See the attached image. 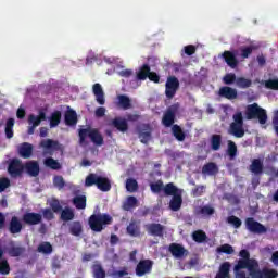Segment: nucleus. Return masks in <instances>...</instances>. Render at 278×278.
Returning a JSON list of instances; mask_svg holds the SVG:
<instances>
[{"instance_id":"obj_1","label":"nucleus","mask_w":278,"mask_h":278,"mask_svg":"<svg viewBox=\"0 0 278 278\" xmlns=\"http://www.w3.org/2000/svg\"><path fill=\"white\" fill-rule=\"evenodd\" d=\"M247 270L249 271L250 277L252 278H277V269L264 267L260 269V263L257 261H247L239 258L235 265L233 270Z\"/></svg>"},{"instance_id":"obj_2","label":"nucleus","mask_w":278,"mask_h":278,"mask_svg":"<svg viewBox=\"0 0 278 278\" xmlns=\"http://www.w3.org/2000/svg\"><path fill=\"white\" fill-rule=\"evenodd\" d=\"M78 138L80 147L88 144L87 138H89L96 147H103L104 144L103 135H101V131L97 128L87 127L78 129Z\"/></svg>"},{"instance_id":"obj_3","label":"nucleus","mask_w":278,"mask_h":278,"mask_svg":"<svg viewBox=\"0 0 278 278\" xmlns=\"http://www.w3.org/2000/svg\"><path fill=\"white\" fill-rule=\"evenodd\" d=\"M113 218L109 214H92L88 219L91 231L101 233L108 225H112Z\"/></svg>"},{"instance_id":"obj_4","label":"nucleus","mask_w":278,"mask_h":278,"mask_svg":"<svg viewBox=\"0 0 278 278\" xmlns=\"http://www.w3.org/2000/svg\"><path fill=\"white\" fill-rule=\"evenodd\" d=\"M85 186H87V188L96 186L101 192H110L112 190V181H110V178L92 173L86 177Z\"/></svg>"},{"instance_id":"obj_5","label":"nucleus","mask_w":278,"mask_h":278,"mask_svg":"<svg viewBox=\"0 0 278 278\" xmlns=\"http://www.w3.org/2000/svg\"><path fill=\"white\" fill-rule=\"evenodd\" d=\"M245 118L247 121H258L260 125H266L268 122V114L266 113V109H263L257 103L249 104L245 108Z\"/></svg>"},{"instance_id":"obj_6","label":"nucleus","mask_w":278,"mask_h":278,"mask_svg":"<svg viewBox=\"0 0 278 278\" xmlns=\"http://www.w3.org/2000/svg\"><path fill=\"white\" fill-rule=\"evenodd\" d=\"M232 121L229 126V134L235 138H244V117L242 116V112L235 113Z\"/></svg>"},{"instance_id":"obj_7","label":"nucleus","mask_w":278,"mask_h":278,"mask_svg":"<svg viewBox=\"0 0 278 278\" xmlns=\"http://www.w3.org/2000/svg\"><path fill=\"white\" fill-rule=\"evenodd\" d=\"M25 172V164L20 159H12L8 165V173L12 179H18V177H23V173Z\"/></svg>"},{"instance_id":"obj_8","label":"nucleus","mask_w":278,"mask_h":278,"mask_svg":"<svg viewBox=\"0 0 278 278\" xmlns=\"http://www.w3.org/2000/svg\"><path fill=\"white\" fill-rule=\"evenodd\" d=\"M245 229L250 231V233H256L257 236L268 233V228L253 217L245 218Z\"/></svg>"},{"instance_id":"obj_9","label":"nucleus","mask_w":278,"mask_h":278,"mask_svg":"<svg viewBox=\"0 0 278 278\" xmlns=\"http://www.w3.org/2000/svg\"><path fill=\"white\" fill-rule=\"evenodd\" d=\"M153 270V261L146 258L138 262L135 273L137 277H144V275H151Z\"/></svg>"},{"instance_id":"obj_10","label":"nucleus","mask_w":278,"mask_h":278,"mask_svg":"<svg viewBox=\"0 0 278 278\" xmlns=\"http://www.w3.org/2000/svg\"><path fill=\"white\" fill-rule=\"evenodd\" d=\"M177 90H179V79L175 76H169L165 84V96L167 99H173L175 94H177Z\"/></svg>"},{"instance_id":"obj_11","label":"nucleus","mask_w":278,"mask_h":278,"mask_svg":"<svg viewBox=\"0 0 278 278\" xmlns=\"http://www.w3.org/2000/svg\"><path fill=\"white\" fill-rule=\"evenodd\" d=\"M39 146L49 155H53V153H55V151L62 150V144H60V141H55L53 139H43V140H41Z\"/></svg>"},{"instance_id":"obj_12","label":"nucleus","mask_w":278,"mask_h":278,"mask_svg":"<svg viewBox=\"0 0 278 278\" xmlns=\"http://www.w3.org/2000/svg\"><path fill=\"white\" fill-rule=\"evenodd\" d=\"M109 127H114L117 131L125 134L129 129V124L125 118L115 117L109 122Z\"/></svg>"},{"instance_id":"obj_13","label":"nucleus","mask_w":278,"mask_h":278,"mask_svg":"<svg viewBox=\"0 0 278 278\" xmlns=\"http://www.w3.org/2000/svg\"><path fill=\"white\" fill-rule=\"evenodd\" d=\"M22 220L23 223H25V225H29V226H34V225H40V223H42V215H40V213H25L22 216Z\"/></svg>"},{"instance_id":"obj_14","label":"nucleus","mask_w":278,"mask_h":278,"mask_svg":"<svg viewBox=\"0 0 278 278\" xmlns=\"http://www.w3.org/2000/svg\"><path fill=\"white\" fill-rule=\"evenodd\" d=\"M24 170L29 177H38L40 175V164L38 161H27L24 164Z\"/></svg>"},{"instance_id":"obj_15","label":"nucleus","mask_w":278,"mask_h":278,"mask_svg":"<svg viewBox=\"0 0 278 278\" xmlns=\"http://www.w3.org/2000/svg\"><path fill=\"white\" fill-rule=\"evenodd\" d=\"M146 230L150 236H154L156 238H164V226L162 224H148L146 225Z\"/></svg>"},{"instance_id":"obj_16","label":"nucleus","mask_w":278,"mask_h":278,"mask_svg":"<svg viewBox=\"0 0 278 278\" xmlns=\"http://www.w3.org/2000/svg\"><path fill=\"white\" fill-rule=\"evenodd\" d=\"M18 155L23 157V160H29L31 155H34V146L29 142H23L18 146Z\"/></svg>"},{"instance_id":"obj_17","label":"nucleus","mask_w":278,"mask_h":278,"mask_svg":"<svg viewBox=\"0 0 278 278\" xmlns=\"http://www.w3.org/2000/svg\"><path fill=\"white\" fill-rule=\"evenodd\" d=\"M222 58L226 62L227 66H229L230 68H238V64L240 62L238 61L236 53L226 50L222 53Z\"/></svg>"},{"instance_id":"obj_18","label":"nucleus","mask_w":278,"mask_h":278,"mask_svg":"<svg viewBox=\"0 0 278 278\" xmlns=\"http://www.w3.org/2000/svg\"><path fill=\"white\" fill-rule=\"evenodd\" d=\"M169 253L173 255V257H176V260H181L188 253L186 248L179 243H170L168 247Z\"/></svg>"},{"instance_id":"obj_19","label":"nucleus","mask_w":278,"mask_h":278,"mask_svg":"<svg viewBox=\"0 0 278 278\" xmlns=\"http://www.w3.org/2000/svg\"><path fill=\"white\" fill-rule=\"evenodd\" d=\"M176 112L177 110L173 106L166 110L162 118L164 127H173L175 125Z\"/></svg>"},{"instance_id":"obj_20","label":"nucleus","mask_w":278,"mask_h":278,"mask_svg":"<svg viewBox=\"0 0 278 278\" xmlns=\"http://www.w3.org/2000/svg\"><path fill=\"white\" fill-rule=\"evenodd\" d=\"M92 92L96 97L97 103H99V105H105V92L103 91V87L101 86V84H93Z\"/></svg>"},{"instance_id":"obj_21","label":"nucleus","mask_w":278,"mask_h":278,"mask_svg":"<svg viewBox=\"0 0 278 278\" xmlns=\"http://www.w3.org/2000/svg\"><path fill=\"white\" fill-rule=\"evenodd\" d=\"M218 94L219 97H223L224 99H228L229 101H232V99H238V90L229 86L220 87Z\"/></svg>"},{"instance_id":"obj_22","label":"nucleus","mask_w":278,"mask_h":278,"mask_svg":"<svg viewBox=\"0 0 278 278\" xmlns=\"http://www.w3.org/2000/svg\"><path fill=\"white\" fill-rule=\"evenodd\" d=\"M184 193H178L177 195H173L169 201V210L172 212H179L181 210V205H184Z\"/></svg>"},{"instance_id":"obj_23","label":"nucleus","mask_w":278,"mask_h":278,"mask_svg":"<svg viewBox=\"0 0 278 278\" xmlns=\"http://www.w3.org/2000/svg\"><path fill=\"white\" fill-rule=\"evenodd\" d=\"M9 231L14 236L23 231V223L17 216H13L9 223Z\"/></svg>"},{"instance_id":"obj_24","label":"nucleus","mask_w":278,"mask_h":278,"mask_svg":"<svg viewBox=\"0 0 278 278\" xmlns=\"http://www.w3.org/2000/svg\"><path fill=\"white\" fill-rule=\"evenodd\" d=\"M139 138L142 144H149V140H151V125L142 124V129L139 130Z\"/></svg>"},{"instance_id":"obj_25","label":"nucleus","mask_w":278,"mask_h":278,"mask_svg":"<svg viewBox=\"0 0 278 278\" xmlns=\"http://www.w3.org/2000/svg\"><path fill=\"white\" fill-rule=\"evenodd\" d=\"M68 231L71 236H75L76 238H79L81 233H84V226L81 225V222L75 220L68 224Z\"/></svg>"},{"instance_id":"obj_26","label":"nucleus","mask_w":278,"mask_h":278,"mask_svg":"<svg viewBox=\"0 0 278 278\" xmlns=\"http://www.w3.org/2000/svg\"><path fill=\"white\" fill-rule=\"evenodd\" d=\"M64 121L67 127H75V125H77V112L73 109L67 110L64 115Z\"/></svg>"},{"instance_id":"obj_27","label":"nucleus","mask_w":278,"mask_h":278,"mask_svg":"<svg viewBox=\"0 0 278 278\" xmlns=\"http://www.w3.org/2000/svg\"><path fill=\"white\" fill-rule=\"evenodd\" d=\"M163 192H164L165 197H175L177 194L184 193V190L177 188V186H175V184L169 182L163 187Z\"/></svg>"},{"instance_id":"obj_28","label":"nucleus","mask_w":278,"mask_h":278,"mask_svg":"<svg viewBox=\"0 0 278 278\" xmlns=\"http://www.w3.org/2000/svg\"><path fill=\"white\" fill-rule=\"evenodd\" d=\"M42 121H47V113H45L43 111H40L39 112V115H34V114H30L28 116V125H31L34 127H38Z\"/></svg>"},{"instance_id":"obj_29","label":"nucleus","mask_w":278,"mask_h":278,"mask_svg":"<svg viewBox=\"0 0 278 278\" xmlns=\"http://www.w3.org/2000/svg\"><path fill=\"white\" fill-rule=\"evenodd\" d=\"M231 270V263L229 262H224L220 264L219 269L215 276V278H230L231 276L229 275Z\"/></svg>"},{"instance_id":"obj_30","label":"nucleus","mask_w":278,"mask_h":278,"mask_svg":"<svg viewBox=\"0 0 278 278\" xmlns=\"http://www.w3.org/2000/svg\"><path fill=\"white\" fill-rule=\"evenodd\" d=\"M250 173L253 175H262L264 173V163L260 159H254L250 165Z\"/></svg>"},{"instance_id":"obj_31","label":"nucleus","mask_w":278,"mask_h":278,"mask_svg":"<svg viewBox=\"0 0 278 278\" xmlns=\"http://www.w3.org/2000/svg\"><path fill=\"white\" fill-rule=\"evenodd\" d=\"M15 123H16V121L12 117L8 118L5 122L4 134H5V138H8V140H12V138H14Z\"/></svg>"},{"instance_id":"obj_32","label":"nucleus","mask_w":278,"mask_h":278,"mask_svg":"<svg viewBox=\"0 0 278 278\" xmlns=\"http://www.w3.org/2000/svg\"><path fill=\"white\" fill-rule=\"evenodd\" d=\"M124 212H131L134 207H138V199L134 195H129L122 205Z\"/></svg>"},{"instance_id":"obj_33","label":"nucleus","mask_w":278,"mask_h":278,"mask_svg":"<svg viewBox=\"0 0 278 278\" xmlns=\"http://www.w3.org/2000/svg\"><path fill=\"white\" fill-rule=\"evenodd\" d=\"M92 270V277L93 278H105L108 274L105 273V269L103 268V265L101 263H96L91 266Z\"/></svg>"},{"instance_id":"obj_34","label":"nucleus","mask_w":278,"mask_h":278,"mask_svg":"<svg viewBox=\"0 0 278 278\" xmlns=\"http://www.w3.org/2000/svg\"><path fill=\"white\" fill-rule=\"evenodd\" d=\"M126 231L128 236H131L132 238H138V236H140V225H138V222L132 220L127 226Z\"/></svg>"},{"instance_id":"obj_35","label":"nucleus","mask_w":278,"mask_h":278,"mask_svg":"<svg viewBox=\"0 0 278 278\" xmlns=\"http://www.w3.org/2000/svg\"><path fill=\"white\" fill-rule=\"evenodd\" d=\"M218 173V165L214 162H210L203 165L202 167V175H217Z\"/></svg>"},{"instance_id":"obj_36","label":"nucleus","mask_w":278,"mask_h":278,"mask_svg":"<svg viewBox=\"0 0 278 278\" xmlns=\"http://www.w3.org/2000/svg\"><path fill=\"white\" fill-rule=\"evenodd\" d=\"M172 134L178 142H184L186 140V132H184V129H181V126L175 124L172 126Z\"/></svg>"},{"instance_id":"obj_37","label":"nucleus","mask_w":278,"mask_h":278,"mask_svg":"<svg viewBox=\"0 0 278 278\" xmlns=\"http://www.w3.org/2000/svg\"><path fill=\"white\" fill-rule=\"evenodd\" d=\"M7 253L10 257H21L25 253V248L20 245H11L8 248Z\"/></svg>"},{"instance_id":"obj_38","label":"nucleus","mask_w":278,"mask_h":278,"mask_svg":"<svg viewBox=\"0 0 278 278\" xmlns=\"http://www.w3.org/2000/svg\"><path fill=\"white\" fill-rule=\"evenodd\" d=\"M151 73V66L149 64H143L139 72L137 73V79L139 81H144L147 78H149V74Z\"/></svg>"},{"instance_id":"obj_39","label":"nucleus","mask_w":278,"mask_h":278,"mask_svg":"<svg viewBox=\"0 0 278 278\" xmlns=\"http://www.w3.org/2000/svg\"><path fill=\"white\" fill-rule=\"evenodd\" d=\"M192 240L197 242L198 244H203V242L207 241V233L203 230H195L191 235Z\"/></svg>"},{"instance_id":"obj_40","label":"nucleus","mask_w":278,"mask_h":278,"mask_svg":"<svg viewBox=\"0 0 278 278\" xmlns=\"http://www.w3.org/2000/svg\"><path fill=\"white\" fill-rule=\"evenodd\" d=\"M75 218V212L71 207L62 208L61 211V220L68 223Z\"/></svg>"},{"instance_id":"obj_41","label":"nucleus","mask_w":278,"mask_h":278,"mask_svg":"<svg viewBox=\"0 0 278 278\" xmlns=\"http://www.w3.org/2000/svg\"><path fill=\"white\" fill-rule=\"evenodd\" d=\"M222 144H223V136L212 135V137H211V149H212V151H219Z\"/></svg>"},{"instance_id":"obj_42","label":"nucleus","mask_w":278,"mask_h":278,"mask_svg":"<svg viewBox=\"0 0 278 278\" xmlns=\"http://www.w3.org/2000/svg\"><path fill=\"white\" fill-rule=\"evenodd\" d=\"M38 253H42L43 255H51L53 253V245L50 242H41L37 248Z\"/></svg>"},{"instance_id":"obj_43","label":"nucleus","mask_w":278,"mask_h":278,"mask_svg":"<svg viewBox=\"0 0 278 278\" xmlns=\"http://www.w3.org/2000/svg\"><path fill=\"white\" fill-rule=\"evenodd\" d=\"M73 205L76 210H86V195H76L72 200Z\"/></svg>"},{"instance_id":"obj_44","label":"nucleus","mask_w":278,"mask_h":278,"mask_svg":"<svg viewBox=\"0 0 278 278\" xmlns=\"http://www.w3.org/2000/svg\"><path fill=\"white\" fill-rule=\"evenodd\" d=\"M61 121H62V112L54 111L50 116V128L53 129V127H58Z\"/></svg>"},{"instance_id":"obj_45","label":"nucleus","mask_w":278,"mask_h":278,"mask_svg":"<svg viewBox=\"0 0 278 278\" xmlns=\"http://www.w3.org/2000/svg\"><path fill=\"white\" fill-rule=\"evenodd\" d=\"M45 166L51 168V170H60L62 168V164H60V162L53 157L46 159Z\"/></svg>"},{"instance_id":"obj_46","label":"nucleus","mask_w":278,"mask_h":278,"mask_svg":"<svg viewBox=\"0 0 278 278\" xmlns=\"http://www.w3.org/2000/svg\"><path fill=\"white\" fill-rule=\"evenodd\" d=\"M236 86L242 90H245L247 88H251V86H253V80L244 77H238Z\"/></svg>"},{"instance_id":"obj_47","label":"nucleus","mask_w":278,"mask_h":278,"mask_svg":"<svg viewBox=\"0 0 278 278\" xmlns=\"http://www.w3.org/2000/svg\"><path fill=\"white\" fill-rule=\"evenodd\" d=\"M227 155L230 160H235L236 155H238V146L231 140H228Z\"/></svg>"},{"instance_id":"obj_48","label":"nucleus","mask_w":278,"mask_h":278,"mask_svg":"<svg viewBox=\"0 0 278 278\" xmlns=\"http://www.w3.org/2000/svg\"><path fill=\"white\" fill-rule=\"evenodd\" d=\"M118 102L123 110H129L131 108V100L125 94L118 96Z\"/></svg>"},{"instance_id":"obj_49","label":"nucleus","mask_w":278,"mask_h":278,"mask_svg":"<svg viewBox=\"0 0 278 278\" xmlns=\"http://www.w3.org/2000/svg\"><path fill=\"white\" fill-rule=\"evenodd\" d=\"M227 223H228V225H232V227H235V229H240V227H242V219H240L239 217H237L235 215L228 216Z\"/></svg>"},{"instance_id":"obj_50","label":"nucleus","mask_w":278,"mask_h":278,"mask_svg":"<svg viewBox=\"0 0 278 278\" xmlns=\"http://www.w3.org/2000/svg\"><path fill=\"white\" fill-rule=\"evenodd\" d=\"M126 190L128 192H137L138 191V181L134 178H128L126 180Z\"/></svg>"},{"instance_id":"obj_51","label":"nucleus","mask_w":278,"mask_h":278,"mask_svg":"<svg viewBox=\"0 0 278 278\" xmlns=\"http://www.w3.org/2000/svg\"><path fill=\"white\" fill-rule=\"evenodd\" d=\"M10 263L8 262V258H1L0 260V275H10Z\"/></svg>"},{"instance_id":"obj_52","label":"nucleus","mask_w":278,"mask_h":278,"mask_svg":"<svg viewBox=\"0 0 278 278\" xmlns=\"http://www.w3.org/2000/svg\"><path fill=\"white\" fill-rule=\"evenodd\" d=\"M217 253H225L226 255H233V247L229 243L222 244L216 249Z\"/></svg>"},{"instance_id":"obj_53","label":"nucleus","mask_w":278,"mask_h":278,"mask_svg":"<svg viewBox=\"0 0 278 278\" xmlns=\"http://www.w3.org/2000/svg\"><path fill=\"white\" fill-rule=\"evenodd\" d=\"M50 210L54 213V214H60V212H62V204L60 203V200L53 198L50 201Z\"/></svg>"},{"instance_id":"obj_54","label":"nucleus","mask_w":278,"mask_h":278,"mask_svg":"<svg viewBox=\"0 0 278 278\" xmlns=\"http://www.w3.org/2000/svg\"><path fill=\"white\" fill-rule=\"evenodd\" d=\"M150 189L154 194H160V192L163 190L164 191V182L162 180H159L156 182H152L150 185Z\"/></svg>"},{"instance_id":"obj_55","label":"nucleus","mask_w":278,"mask_h":278,"mask_svg":"<svg viewBox=\"0 0 278 278\" xmlns=\"http://www.w3.org/2000/svg\"><path fill=\"white\" fill-rule=\"evenodd\" d=\"M223 81L226 86H231L232 84H237L238 77L233 73H228L223 77Z\"/></svg>"},{"instance_id":"obj_56","label":"nucleus","mask_w":278,"mask_h":278,"mask_svg":"<svg viewBox=\"0 0 278 278\" xmlns=\"http://www.w3.org/2000/svg\"><path fill=\"white\" fill-rule=\"evenodd\" d=\"M53 186L58 188V190H62L64 186H66V181H64V177L62 176H54L53 177Z\"/></svg>"},{"instance_id":"obj_57","label":"nucleus","mask_w":278,"mask_h":278,"mask_svg":"<svg viewBox=\"0 0 278 278\" xmlns=\"http://www.w3.org/2000/svg\"><path fill=\"white\" fill-rule=\"evenodd\" d=\"M265 88H267L268 90H278V79L274 78L266 80Z\"/></svg>"},{"instance_id":"obj_58","label":"nucleus","mask_w":278,"mask_h":278,"mask_svg":"<svg viewBox=\"0 0 278 278\" xmlns=\"http://www.w3.org/2000/svg\"><path fill=\"white\" fill-rule=\"evenodd\" d=\"M205 186L200 185L192 189L191 194L192 197H203V192H205Z\"/></svg>"},{"instance_id":"obj_59","label":"nucleus","mask_w":278,"mask_h":278,"mask_svg":"<svg viewBox=\"0 0 278 278\" xmlns=\"http://www.w3.org/2000/svg\"><path fill=\"white\" fill-rule=\"evenodd\" d=\"M214 212H215L214 207L210 205H204L200 208V214H202V216H212Z\"/></svg>"},{"instance_id":"obj_60","label":"nucleus","mask_w":278,"mask_h":278,"mask_svg":"<svg viewBox=\"0 0 278 278\" xmlns=\"http://www.w3.org/2000/svg\"><path fill=\"white\" fill-rule=\"evenodd\" d=\"M10 188V179L9 178H0V193L5 192Z\"/></svg>"},{"instance_id":"obj_61","label":"nucleus","mask_w":278,"mask_h":278,"mask_svg":"<svg viewBox=\"0 0 278 278\" xmlns=\"http://www.w3.org/2000/svg\"><path fill=\"white\" fill-rule=\"evenodd\" d=\"M54 212L51 208H45L42 211V216L46 220H53V218H55V214H53Z\"/></svg>"},{"instance_id":"obj_62","label":"nucleus","mask_w":278,"mask_h":278,"mask_svg":"<svg viewBox=\"0 0 278 278\" xmlns=\"http://www.w3.org/2000/svg\"><path fill=\"white\" fill-rule=\"evenodd\" d=\"M239 257H241V260H245L248 262L256 261L255 258H251V253H249V251L244 250V249L239 252Z\"/></svg>"},{"instance_id":"obj_63","label":"nucleus","mask_w":278,"mask_h":278,"mask_svg":"<svg viewBox=\"0 0 278 278\" xmlns=\"http://www.w3.org/2000/svg\"><path fill=\"white\" fill-rule=\"evenodd\" d=\"M253 53V46L244 47L241 49V58L247 59Z\"/></svg>"},{"instance_id":"obj_64","label":"nucleus","mask_w":278,"mask_h":278,"mask_svg":"<svg viewBox=\"0 0 278 278\" xmlns=\"http://www.w3.org/2000/svg\"><path fill=\"white\" fill-rule=\"evenodd\" d=\"M113 275L114 277L123 278L127 277V275H129V271H127V267H123L121 270H115Z\"/></svg>"}]
</instances>
